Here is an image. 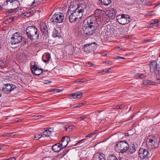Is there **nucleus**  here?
I'll return each mask as SVG.
<instances>
[{
	"mask_svg": "<svg viewBox=\"0 0 160 160\" xmlns=\"http://www.w3.org/2000/svg\"><path fill=\"white\" fill-rule=\"evenodd\" d=\"M94 25H89L88 22L86 20H84L82 25V30L86 34L92 35L93 32V30L92 29V27Z\"/></svg>",
	"mask_w": 160,
	"mask_h": 160,
	"instance_id": "nucleus-6",
	"label": "nucleus"
},
{
	"mask_svg": "<svg viewBox=\"0 0 160 160\" xmlns=\"http://www.w3.org/2000/svg\"><path fill=\"white\" fill-rule=\"evenodd\" d=\"M86 116L83 115L82 116H81V121H83L85 118Z\"/></svg>",
	"mask_w": 160,
	"mask_h": 160,
	"instance_id": "nucleus-50",
	"label": "nucleus"
},
{
	"mask_svg": "<svg viewBox=\"0 0 160 160\" xmlns=\"http://www.w3.org/2000/svg\"><path fill=\"white\" fill-rule=\"evenodd\" d=\"M115 9L111 8L110 10H107L106 12V14L107 18H109L113 19L115 17Z\"/></svg>",
	"mask_w": 160,
	"mask_h": 160,
	"instance_id": "nucleus-14",
	"label": "nucleus"
},
{
	"mask_svg": "<svg viewBox=\"0 0 160 160\" xmlns=\"http://www.w3.org/2000/svg\"><path fill=\"white\" fill-rule=\"evenodd\" d=\"M4 87L2 88V91L5 93H8L16 88L14 85L12 84L7 83L4 84Z\"/></svg>",
	"mask_w": 160,
	"mask_h": 160,
	"instance_id": "nucleus-11",
	"label": "nucleus"
},
{
	"mask_svg": "<svg viewBox=\"0 0 160 160\" xmlns=\"http://www.w3.org/2000/svg\"><path fill=\"white\" fill-rule=\"evenodd\" d=\"M111 69V68H106L105 69L102 70V72H110V70Z\"/></svg>",
	"mask_w": 160,
	"mask_h": 160,
	"instance_id": "nucleus-40",
	"label": "nucleus"
},
{
	"mask_svg": "<svg viewBox=\"0 0 160 160\" xmlns=\"http://www.w3.org/2000/svg\"><path fill=\"white\" fill-rule=\"evenodd\" d=\"M10 0H7L5 1L2 4L3 9L10 10Z\"/></svg>",
	"mask_w": 160,
	"mask_h": 160,
	"instance_id": "nucleus-18",
	"label": "nucleus"
},
{
	"mask_svg": "<svg viewBox=\"0 0 160 160\" xmlns=\"http://www.w3.org/2000/svg\"><path fill=\"white\" fill-rule=\"evenodd\" d=\"M42 117V116H36V115H35V116H33V117H32V118H33V119H36V120H37L38 119H39V118H41Z\"/></svg>",
	"mask_w": 160,
	"mask_h": 160,
	"instance_id": "nucleus-39",
	"label": "nucleus"
},
{
	"mask_svg": "<svg viewBox=\"0 0 160 160\" xmlns=\"http://www.w3.org/2000/svg\"><path fill=\"white\" fill-rule=\"evenodd\" d=\"M31 12H28L27 13H23L22 14L21 16H22L23 17V16H24L28 17V16H29V15H28V14Z\"/></svg>",
	"mask_w": 160,
	"mask_h": 160,
	"instance_id": "nucleus-47",
	"label": "nucleus"
},
{
	"mask_svg": "<svg viewBox=\"0 0 160 160\" xmlns=\"http://www.w3.org/2000/svg\"><path fill=\"white\" fill-rule=\"evenodd\" d=\"M98 157V159L100 160H106L105 156L103 153L99 152L94 155L93 158H95L96 157Z\"/></svg>",
	"mask_w": 160,
	"mask_h": 160,
	"instance_id": "nucleus-21",
	"label": "nucleus"
},
{
	"mask_svg": "<svg viewBox=\"0 0 160 160\" xmlns=\"http://www.w3.org/2000/svg\"><path fill=\"white\" fill-rule=\"evenodd\" d=\"M121 58H122V59H125V58H124L121 57L120 56H118L117 57V59H121Z\"/></svg>",
	"mask_w": 160,
	"mask_h": 160,
	"instance_id": "nucleus-61",
	"label": "nucleus"
},
{
	"mask_svg": "<svg viewBox=\"0 0 160 160\" xmlns=\"http://www.w3.org/2000/svg\"><path fill=\"white\" fill-rule=\"evenodd\" d=\"M10 22V21H9V20L8 19L7 20H6L4 22V23L5 24H7V22Z\"/></svg>",
	"mask_w": 160,
	"mask_h": 160,
	"instance_id": "nucleus-63",
	"label": "nucleus"
},
{
	"mask_svg": "<svg viewBox=\"0 0 160 160\" xmlns=\"http://www.w3.org/2000/svg\"><path fill=\"white\" fill-rule=\"evenodd\" d=\"M51 58V55L49 53H45L42 56V59L43 61L44 62H48L50 58Z\"/></svg>",
	"mask_w": 160,
	"mask_h": 160,
	"instance_id": "nucleus-19",
	"label": "nucleus"
},
{
	"mask_svg": "<svg viewBox=\"0 0 160 160\" xmlns=\"http://www.w3.org/2000/svg\"><path fill=\"white\" fill-rule=\"evenodd\" d=\"M100 1L102 4L108 6L111 2V0H99Z\"/></svg>",
	"mask_w": 160,
	"mask_h": 160,
	"instance_id": "nucleus-25",
	"label": "nucleus"
},
{
	"mask_svg": "<svg viewBox=\"0 0 160 160\" xmlns=\"http://www.w3.org/2000/svg\"><path fill=\"white\" fill-rule=\"evenodd\" d=\"M138 148V145L136 144H133L129 148V152L130 154H132L135 152Z\"/></svg>",
	"mask_w": 160,
	"mask_h": 160,
	"instance_id": "nucleus-20",
	"label": "nucleus"
},
{
	"mask_svg": "<svg viewBox=\"0 0 160 160\" xmlns=\"http://www.w3.org/2000/svg\"><path fill=\"white\" fill-rule=\"evenodd\" d=\"M152 41V38H149V39H145L144 40V42H150Z\"/></svg>",
	"mask_w": 160,
	"mask_h": 160,
	"instance_id": "nucleus-42",
	"label": "nucleus"
},
{
	"mask_svg": "<svg viewBox=\"0 0 160 160\" xmlns=\"http://www.w3.org/2000/svg\"><path fill=\"white\" fill-rule=\"evenodd\" d=\"M64 128L66 131L70 132H72L74 129L75 127L72 125L67 124L65 126Z\"/></svg>",
	"mask_w": 160,
	"mask_h": 160,
	"instance_id": "nucleus-22",
	"label": "nucleus"
},
{
	"mask_svg": "<svg viewBox=\"0 0 160 160\" xmlns=\"http://www.w3.org/2000/svg\"><path fill=\"white\" fill-rule=\"evenodd\" d=\"M79 92H77L71 94V97L74 98H80V94Z\"/></svg>",
	"mask_w": 160,
	"mask_h": 160,
	"instance_id": "nucleus-27",
	"label": "nucleus"
},
{
	"mask_svg": "<svg viewBox=\"0 0 160 160\" xmlns=\"http://www.w3.org/2000/svg\"><path fill=\"white\" fill-rule=\"evenodd\" d=\"M53 36L54 37H59V34L55 30V31H53Z\"/></svg>",
	"mask_w": 160,
	"mask_h": 160,
	"instance_id": "nucleus-37",
	"label": "nucleus"
},
{
	"mask_svg": "<svg viewBox=\"0 0 160 160\" xmlns=\"http://www.w3.org/2000/svg\"><path fill=\"white\" fill-rule=\"evenodd\" d=\"M62 149V147L59 143L54 145L52 147V149L55 152H58Z\"/></svg>",
	"mask_w": 160,
	"mask_h": 160,
	"instance_id": "nucleus-17",
	"label": "nucleus"
},
{
	"mask_svg": "<svg viewBox=\"0 0 160 160\" xmlns=\"http://www.w3.org/2000/svg\"><path fill=\"white\" fill-rule=\"evenodd\" d=\"M14 18H15L14 17H13L12 18H9V19L8 20H9L10 22H12L14 21Z\"/></svg>",
	"mask_w": 160,
	"mask_h": 160,
	"instance_id": "nucleus-51",
	"label": "nucleus"
},
{
	"mask_svg": "<svg viewBox=\"0 0 160 160\" xmlns=\"http://www.w3.org/2000/svg\"><path fill=\"white\" fill-rule=\"evenodd\" d=\"M42 136L40 134L35 135L33 136V138H38V139L40 138Z\"/></svg>",
	"mask_w": 160,
	"mask_h": 160,
	"instance_id": "nucleus-38",
	"label": "nucleus"
},
{
	"mask_svg": "<svg viewBox=\"0 0 160 160\" xmlns=\"http://www.w3.org/2000/svg\"><path fill=\"white\" fill-rule=\"evenodd\" d=\"M43 0H34L33 1V2L32 3V6H34V4L36 3L37 4L35 5V6H36L37 5L39 4L41 2H42Z\"/></svg>",
	"mask_w": 160,
	"mask_h": 160,
	"instance_id": "nucleus-32",
	"label": "nucleus"
},
{
	"mask_svg": "<svg viewBox=\"0 0 160 160\" xmlns=\"http://www.w3.org/2000/svg\"><path fill=\"white\" fill-rule=\"evenodd\" d=\"M120 107H119L118 105H117L116 106H113L112 107V109H119Z\"/></svg>",
	"mask_w": 160,
	"mask_h": 160,
	"instance_id": "nucleus-44",
	"label": "nucleus"
},
{
	"mask_svg": "<svg viewBox=\"0 0 160 160\" xmlns=\"http://www.w3.org/2000/svg\"><path fill=\"white\" fill-rule=\"evenodd\" d=\"M69 141H70V138L68 136L62 138L61 141L59 143L62 147V149L67 146Z\"/></svg>",
	"mask_w": 160,
	"mask_h": 160,
	"instance_id": "nucleus-13",
	"label": "nucleus"
},
{
	"mask_svg": "<svg viewBox=\"0 0 160 160\" xmlns=\"http://www.w3.org/2000/svg\"><path fill=\"white\" fill-rule=\"evenodd\" d=\"M79 105V104H74L73 105V107L72 108H77V107H78Z\"/></svg>",
	"mask_w": 160,
	"mask_h": 160,
	"instance_id": "nucleus-54",
	"label": "nucleus"
},
{
	"mask_svg": "<svg viewBox=\"0 0 160 160\" xmlns=\"http://www.w3.org/2000/svg\"><path fill=\"white\" fill-rule=\"evenodd\" d=\"M102 12V11L99 9H97L95 11V14H100Z\"/></svg>",
	"mask_w": 160,
	"mask_h": 160,
	"instance_id": "nucleus-41",
	"label": "nucleus"
},
{
	"mask_svg": "<svg viewBox=\"0 0 160 160\" xmlns=\"http://www.w3.org/2000/svg\"><path fill=\"white\" fill-rule=\"evenodd\" d=\"M116 18L119 23L122 25L128 24L131 20L129 15L127 14H122L117 16Z\"/></svg>",
	"mask_w": 160,
	"mask_h": 160,
	"instance_id": "nucleus-7",
	"label": "nucleus"
},
{
	"mask_svg": "<svg viewBox=\"0 0 160 160\" xmlns=\"http://www.w3.org/2000/svg\"><path fill=\"white\" fill-rule=\"evenodd\" d=\"M92 136V133H90L89 134H88V135H86V136H85V138H88V137H91V136Z\"/></svg>",
	"mask_w": 160,
	"mask_h": 160,
	"instance_id": "nucleus-55",
	"label": "nucleus"
},
{
	"mask_svg": "<svg viewBox=\"0 0 160 160\" xmlns=\"http://www.w3.org/2000/svg\"><path fill=\"white\" fill-rule=\"evenodd\" d=\"M86 81V80L85 79L83 78V79H81V82H84Z\"/></svg>",
	"mask_w": 160,
	"mask_h": 160,
	"instance_id": "nucleus-56",
	"label": "nucleus"
},
{
	"mask_svg": "<svg viewBox=\"0 0 160 160\" xmlns=\"http://www.w3.org/2000/svg\"><path fill=\"white\" fill-rule=\"evenodd\" d=\"M147 76L145 74H142V73H140L138 74V76L137 77L138 78L143 79V78H146Z\"/></svg>",
	"mask_w": 160,
	"mask_h": 160,
	"instance_id": "nucleus-34",
	"label": "nucleus"
},
{
	"mask_svg": "<svg viewBox=\"0 0 160 160\" xmlns=\"http://www.w3.org/2000/svg\"><path fill=\"white\" fill-rule=\"evenodd\" d=\"M157 64L155 61H153L151 62V64L150 66V69L151 72H154L155 74V72L156 71H158L157 69Z\"/></svg>",
	"mask_w": 160,
	"mask_h": 160,
	"instance_id": "nucleus-16",
	"label": "nucleus"
},
{
	"mask_svg": "<svg viewBox=\"0 0 160 160\" xmlns=\"http://www.w3.org/2000/svg\"><path fill=\"white\" fill-rule=\"evenodd\" d=\"M138 155L141 159H148L151 157L149 151L144 148L139 149Z\"/></svg>",
	"mask_w": 160,
	"mask_h": 160,
	"instance_id": "nucleus-10",
	"label": "nucleus"
},
{
	"mask_svg": "<svg viewBox=\"0 0 160 160\" xmlns=\"http://www.w3.org/2000/svg\"><path fill=\"white\" fill-rule=\"evenodd\" d=\"M117 143L115 149L117 152L123 153L129 150V145L126 141L122 140L117 142Z\"/></svg>",
	"mask_w": 160,
	"mask_h": 160,
	"instance_id": "nucleus-3",
	"label": "nucleus"
},
{
	"mask_svg": "<svg viewBox=\"0 0 160 160\" xmlns=\"http://www.w3.org/2000/svg\"><path fill=\"white\" fill-rule=\"evenodd\" d=\"M105 63L108 64H109V65H110L112 64V62L111 61L105 62Z\"/></svg>",
	"mask_w": 160,
	"mask_h": 160,
	"instance_id": "nucleus-46",
	"label": "nucleus"
},
{
	"mask_svg": "<svg viewBox=\"0 0 160 160\" xmlns=\"http://www.w3.org/2000/svg\"><path fill=\"white\" fill-rule=\"evenodd\" d=\"M87 21H88V24H89V25H93V23L91 21V20H90V21H89V20H86Z\"/></svg>",
	"mask_w": 160,
	"mask_h": 160,
	"instance_id": "nucleus-52",
	"label": "nucleus"
},
{
	"mask_svg": "<svg viewBox=\"0 0 160 160\" xmlns=\"http://www.w3.org/2000/svg\"><path fill=\"white\" fill-rule=\"evenodd\" d=\"M143 83L144 84L151 85H153L154 83V82L149 80H145L143 81Z\"/></svg>",
	"mask_w": 160,
	"mask_h": 160,
	"instance_id": "nucleus-28",
	"label": "nucleus"
},
{
	"mask_svg": "<svg viewBox=\"0 0 160 160\" xmlns=\"http://www.w3.org/2000/svg\"><path fill=\"white\" fill-rule=\"evenodd\" d=\"M128 132L129 136H132L133 135V133L131 132V130L128 131Z\"/></svg>",
	"mask_w": 160,
	"mask_h": 160,
	"instance_id": "nucleus-58",
	"label": "nucleus"
},
{
	"mask_svg": "<svg viewBox=\"0 0 160 160\" xmlns=\"http://www.w3.org/2000/svg\"><path fill=\"white\" fill-rule=\"evenodd\" d=\"M89 142V141L86 139H82L81 140V147L83 146H85L86 144Z\"/></svg>",
	"mask_w": 160,
	"mask_h": 160,
	"instance_id": "nucleus-26",
	"label": "nucleus"
},
{
	"mask_svg": "<svg viewBox=\"0 0 160 160\" xmlns=\"http://www.w3.org/2000/svg\"><path fill=\"white\" fill-rule=\"evenodd\" d=\"M124 135H125V137H127V136H129V132H128H128L126 133H125L124 134Z\"/></svg>",
	"mask_w": 160,
	"mask_h": 160,
	"instance_id": "nucleus-59",
	"label": "nucleus"
},
{
	"mask_svg": "<svg viewBox=\"0 0 160 160\" xmlns=\"http://www.w3.org/2000/svg\"><path fill=\"white\" fill-rule=\"evenodd\" d=\"M86 103V101H84L83 102L81 103V107L83 105L85 104Z\"/></svg>",
	"mask_w": 160,
	"mask_h": 160,
	"instance_id": "nucleus-60",
	"label": "nucleus"
},
{
	"mask_svg": "<svg viewBox=\"0 0 160 160\" xmlns=\"http://www.w3.org/2000/svg\"><path fill=\"white\" fill-rule=\"evenodd\" d=\"M97 48V44L95 42H94L85 44L83 46L82 50L86 53H89L94 51Z\"/></svg>",
	"mask_w": 160,
	"mask_h": 160,
	"instance_id": "nucleus-5",
	"label": "nucleus"
},
{
	"mask_svg": "<svg viewBox=\"0 0 160 160\" xmlns=\"http://www.w3.org/2000/svg\"><path fill=\"white\" fill-rule=\"evenodd\" d=\"M79 4L77 5L73 6L71 5L68 9L67 13V17L68 16L67 19H69V22H73L77 21H79L80 20V9H79Z\"/></svg>",
	"mask_w": 160,
	"mask_h": 160,
	"instance_id": "nucleus-1",
	"label": "nucleus"
},
{
	"mask_svg": "<svg viewBox=\"0 0 160 160\" xmlns=\"http://www.w3.org/2000/svg\"><path fill=\"white\" fill-rule=\"evenodd\" d=\"M62 90H61L62 91ZM52 91L54 92H60L61 90L59 89H53L51 90Z\"/></svg>",
	"mask_w": 160,
	"mask_h": 160,
	"instance_id": "nucleus-43",
	"label": "nucleus"
},
{
	"mask_svg": "<svg viewBox=\"0 0 160 160\" xmlns=\"http://www.w3.org/2000/svg\"><path fill=\"white\" fill-rule=\"evenodd\" d=\"M27 38L32 41L37 40L39 37V33L37 28L34 26H28L26 29Z\"/></svg>",
	"mask_w": 160,
	"mask_h": 160,
	"instance_id": "nucleus-2",
	"label": "nucleus"
},
{
	"mask_svg": "<svg viewBox=\"0 0 160 160\" xmlns=\"http://www.w3.org/2000/svg\"><path fill=\"white\" fill-rule=\"evenodd\" d=\"M93 65V63H91L90 62H88L87 64V66H89V67H91V66H92Z\"/></svg>",
	"mask_w": 160,
	"mask_h": 160,
	"instance_id": "nucleus-49",
	"label": "nucleus"
},
{
	"mask_svg": "<svg viewBox=\"0 0 160 160\" xmlns=\"http://www.w3.org/2000/svg\"><path fill=\"white\" fill-rule=\"evenodd\" d=\"M107 160H118L117 158L114 155H109Z\"/></svg>",
	"mask_w": 160,
	"mask_h": 160,
	"instance_id": "nucleus-30",
	"label": "nucleus"
},
{
	"mask_svg": "<svg viewBox=\"0 0 160 160\" xmlns=\"http://www.w3.org/2000/svg\"><path fill=\"white\" fill-rule=\"evenodd\" d=\"M43 134L47 136H48L50 134V132H48V129L45 130L43 132Z\"/></svg>",
	"mask_w": 160,
	"mask_h": 160,
	"instance_id": "nucleus-35",
	"label": "nucleus"
},
{
	"mask_svg": "<svg viewBox=\"0 0 160 160\" xmlns=\"http://www.w3.org/2000/svg\"><path fill=\"white\" fill-rule=\"evenodd\" d=\"M109 21V20L108 18L106 19V21H105V20H103V21L104 22V24H106Z\"/></svg>",
	"mask_w": 160,
	"mask_h": 160,
	"instance_id": "nucleus-53",
	"label": "nucleus"
},
{
	"mask_svg": "<svg viewBox=\"0 0 160 160\" xmlns=\"http://www.w3.org/2000/svg\"><path fill=\"white\" fill-rule=\"evenodd\" d=\"M87 3V0H81V8L82 10H83L86 9Z\"/></svg>",
	"mask_w": 160,
	"mask_h": 160,
	"instance_id": "nucleus-24",
	"label": "nucleus"
},
{
	"mask_svg": "<svg viewBox=\"0 0 160 160\" xmlns=\"http://www.w3.org/2000/svg\"><path fill=\"white\" fill-rule=\"evenodd\" d=\"M12 2L13 10L17 9L20 4L18 0H12Z\"/></svg>",
	"mask_w": 160,
	"mask_h": 160,
	"instance_id": "nucleus-23",
	"label": "nucleus"
},
{
	"mask_svg": "<svg viewBox=\"0 0 160 160\" xmlns=\"http://www.w3.org/2000/svg\"><path fill=\"white\" fill-rule=\"evenodd\" d=\"M40 29L42 33L45 35L47 34L48 31L46 24L44 22H41L40 23Z\"/></svg>",
	"mask_w": 160,
	"mask_h": 160,
	"instance_id": "nucleus-15",
	"label": "nucleus"
},
{
	"mask_svg": "<svg viewBox=\"0 0 160 160\" xmlns=\"http://www.w3.org/2000/svg\"><path fill=\"white\" fill-rule=\"evenodd\" d=\"M22 40V38L20 33L17 32L13 34L10 38V42L12 44H16L20 43Z\"/></svg>",
	"mask_w": 160,
	"mask_h": 160,
	"instance_id": "nucleus-9",
	"label": "nucleus"
},
{
	"mask_svg": "<svg viewBox=\"0 0 160 160\" xmlns=\"http://www.w3.org/2000/svg\"><path fill=\"white\" fill-rule=\"evenodd\" d=\"M101 54L103 56H105L107 55V54L105 53L104 52H102L101 53Z\"/></svg>",
	"mask_w": 160,
	"mask_h": 160,
	"instance_id": "nucleus-64",
	"label": "nucleus"
},
{
	"mask_svg": "<svg viewBox=\"0 0 160 160\" xmlns=\"http://www.w3.org/2000/svg\"><path fill=\"white\" fill-rule=\"evenodd\" d=\"M81 13H82V16L81 17V19L82 18H83L86 16L87 14L86 9L83 10H82V9H81Z\"/></svg>",
	"mask_w": 160,
	"mask_h": 160,
	"instance_id": "nucleus-31",
	"label": "nucleus"
},
{
	"mask_svg": "<svg viewBox=\"0 0 160 160\" xmlns=\"http://www.w3.org/2000/svg\"><path fill=\"white\" fill-rule=\"evenodd\" d=\"M12 0H10V10H13V7H12Z\"/></svg>",
	"mask_w": 160,
	"mask_h": 160,
	"instance_id": "nucleus-48",
	"label": "nucleus"
},
{
	"mask_svg": "<svg viewBox=\"0 0 160 160\" xmlns=\"http://www.w3.org/2000/svg\"><path fill=\"white\" fill-rule=\"evenodd\" d=\"M18 134V133L16 132H9L7 134V136L8 137H14L17 135Z\"/></svg>",
	"mask_w": 160,
	"mask_h": 160,
	"instance_id": "nucleus-33",
	"label": "nucleus"
},
{
	"mask_svg": "<svg viewBox=\"0 0 160 160\" xmlns=\"http://www.w3.org/2000/svg\"><path fill=\"white\" fill-rule=\"evenodd\" d=\"M51 82V81H49L48 80L45 81V83L46 84H49Z\"/></svg>",
	"mask_w": 160,
	"mask_h": 160,
	"instance_id": "nucleus-57",
	"label": "nucleus"
},
{
	"mask_svg": "<svg viewBox=\"0 0 160 160\" xmlns=\"http://www.w3.org/2000/svg\"><path fill=\"white\" fill-rule=\"evenodd\" d=\"M158 21L155 20H152L151 21V23L149 26H148V27H152V25H155V24Z\"/></svg>",
	"mask_w": 160,
	"mask_h": 160,
	"instance_id": "nucleus-36",
	"label": "nucleus"
},
{
	"mask_svg": "<svg viewBox=\"0 0 160 160\" xmlns=\"http://www.w3.org/2000/svg\"><path fill=\"white\" fill-rule=\"evenodd\" d=\"M159 145V141L155 136H149L147 138V146L149 150H151L157 148Z\"/></svg>",
	"mask_w": 160,
	"mask_h": 160,
	"instance_id": "nucleus-4",
	"label": "nucleus"
},
{
	"mask_svg": "<svg viewBox=\"0 0 160 160\" xmlns=\"http://www.w3.org/2000/svg\"><path fill=\"white\" fill-rule=\"evenodd\" d=\"M155 75L158 82H160V72L159 71H156L155 72Z\"/></svg>",
	"mask_w": 160,
	"mask_h": 160,
	"instance_id": "nucleus-29",
	"label": "nucleus"
},
{
	"mask_svg": "<svg viewBox=\"0 0 160 160\" xmlns=\"http://www.w3.org/2000/svg\"><path fill=\"white\" fill-rule=\"evenodd\" d=\"M64 14L62 13H55L52 16L50 20L52 22L61 23L63 22L64 19Z\"/></svg>",
	"mask_w": 160,
	"mask_h": 160,
	"instance_id": "nucleus-8",
	"label": "nucleus"
},
{
	"mask_svg": "<svg viewBox=\"0 0 160 160\" xmlns=\"http://www.w3.org/2000/svg\"><path fill=\"white\" fill-rule=\"evenodd\" d=\"M159 23H158V21L156 23V24H155V25H154V26H155L156 27H158L159 26Z\"/></svg>",
	"mask_w": 160,
	"mask_h": 160,
	"instance_id": "nucleus-62",
	"label": "nucleus"
},
{
	"mask_svg": "<svg viewBox=\"0 0 160 160\" xmlns=\"http://www.w3.org/2000/svg\"><path fill=\"white\" fill-rule=\"evenodd\" d=\"M31 69L32 73L36 75L39 76L43 72V69L39 68L35 63L34 65H31Z\"/></svg>",
	"mask_w": 160,
	"mask_h": 160,
	"instance_id": "nucleus-12",
	"label": "nucleus"
},
{
	"mask_svg": "<svg viewBox=\"0 0 160 160\" xmlns=\"http://www.w3.org/2000/svg\"><path fill=\"white\" fill-rule=\"evenodd\" d=\"M119 107H120L119 109H122L123 108H124L125 106V104H122L120 105H118Z\"/></svg>",
	"mask_w": 160,
	"mask_h": 160,
	"instance_id": "nucleus-45",
	"label": "nucleus"
}]
</instances>
